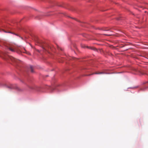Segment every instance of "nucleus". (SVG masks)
Here are the masks:
<instances>
[{
	"mask_svg": "<svg viewBox=\"0 0 148 148\" xmlns=\"http://www.w3.org/2000/svg\"><path fill=\"white\" fill-rule=\"evenodd\" d=\"M1 57L4 59H9L12 62L16 63V64L20 62V61L12 56H10L8 55L6 52H1Z\"/></svg>",
	"mask_w": 148,
	"mask_h": 148,
	"instance_id": "1",
	"label": "nucleus"
},
{
	"mask_svg": "<svg viewBox=\"0 0 148 148\" xmlns=\"http://www.w3.org/2000/svg\"><path fill=\"white\" fill-rule=\"evenodd\" d=\"M8 88L10 89H15L19 92H22L23 91V89L17 86H14L13 85H11L10 86H8Z\"/></svg>",
	"mask_w": 148,
	"mask_h": 148,
	"instance_id": "2",
	"label": "nucleus"
},
{
	"mask_svg": "<svg viewBox=\"0 0 148 148\" xmlns=\"http://www.w3.org/2000/svg\"><path fill=\"white\" fill-rule=\"evenodd\" d=\"M28 87L31 90H36V87L34 86H28Z\"/></svg>",
	"mask_w": 148,
	"mask_h": 148,
	"instance_id": "3",
	"label": "nucleus"
},
{
	"mask_svg": "<svg viewBox=\"0 0 148 148\" xmlns=\"http://www.w3.org/2000/svg\"><path fill=\"white\" fill-rule=\"evenodd\" d=\"M8 49L12 52H14L16 50V47L14 46H10L8 47Z\"/></svg>",
	"mask_w": 148,
	"mask_h": 148,
	"instance_id": "4",
	"label": "nucleus"
},
{
	"mask_svg": "<svg viewBox=\"0 0 148 148\" xmlns=\"http://www.w3.org/2000/svg\"><path fill=\"white\" fill-rule=\"evenodd\" d=\"M104 73L103 72H96L95 73H94L92 74V75L94 74H104Z\"/></svg>",
	"mask_w": 148,
	"mask_h": 148,
	"instance_id": "5",
	"label": "nucleus"
},
{
	"mask_svg": "<svg viewBox=\"0 0 148 148\" xmlns=\"http://www.w3.org/2000/svg\"><path fill=\"white\" fill-rule=\"evenodd\" d=\"M30 70L31 72L32 73H33L34 72V71L33 70V67L32 66H30Z\"/></svg>",
	"mask_w": 148,
	"mask_h": 148,
	"instance_id": "6",
	"label": "nucleus"
},
{
	"mask_svg": "<svg viewBox=\"0 0 148 148\" xmlns=\"http://www.w3.org/2000/svg\"><path fill=\"white\" fill-rule=\"evenodd\" d=\"M111 31H110V33H109V34H105V35L107 36H108L113 35V34L112 33H111Z\"/></svg>",
	"mask_w": 148,
	"mask_h": 148,
	"instance_id": "7",
	"label": "nucleus"
},
{
	"mask_svg": "<svg viewBox=\"0 0 148 148\" xmlns=\"http://www.w3.org/2000/svg\"><path fill=\"white\" fill-rule=\"evenodd\" d=\"M26 53L28 54H30V53H29V52H27L26 51Z\"/></svg>",
	"mask_w": 148,
	"mask_h": 148,
	"instance_id": "8",
	"label": "nucleus"
},
{
	"mask_svg": "<svg viewBox=\"0 0 148 148\" xmlns=\"http://www.w3.org/2000/svg\"><path fill=\"white\" fill-rule=\"evenodd\" d=\"M148 83V81L146 82L145 83Z\"/></svg>",
	"mask_w": 148,
	"mask_h": 148,
	"instance_id": "9",
	"label": "nucleus"
},
{
	"mask_svg": "<svg viewBox=\"0 0 148 148\" xmlns=\"http://www.w3.org/2000/svg\"><path fill=\"white\" fill-rule=\"evenodd\" d=\"M94 50H96V49L95 48H94Z\"/></svg>",
	"mask_w": 148,
	"mask_h": 148,
	"instance_id": "10",
	"label": "nucleus"
}]
</instances>
